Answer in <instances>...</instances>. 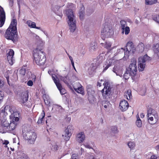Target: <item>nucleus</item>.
Masks as SVG:
<instances>
[{"label": "nucleus", "instance_id": "f257e3e1", "mask_svg": "<svg viewBox=\"0 0 159 159\" xmlns=\"http://www.w3.org/2000/svg\"><path fill=\"white\" fill-rule=\"evenodd\" d=\"M17 23L16 19H13L4 34L6 39L11 40L14 43L17 39Z\"/></svg>", "mask_w": 159, "mask_h": 159}, {"label": "nucleus", "instance_id": "f03ea898", "mask_svg": "<svg viewBox=\"0 0 159 159\" xmlns=\"http://www.w3.org/2000/svg\"><path fill=\"white\" fill-rule=\"evenodd\" d=\"M41 49L38 48L34 50V60L38 65H43L46 61V57L45 53L42 51Z\"/></svg>", "mask_w": 159, "mask_h": 159}, {"label": "nucleus", "instance_id": "7ed1b4c3", "mask_svg": "<svg viewBox=\"0 0 159 159\" xmlns=\"http://www.w3.org/2000/svg\"><path fill=\"white\" fill-rule=\"evenodd\" d=\"M66 14L69 19L68 24L69 25L70 29L71 32H73L76 29V26L75 20H74L75 16L72 10L71 9L68 10L66 11Z\"/></svg>", "mask_w": 159, "mask_h": 159}, {"label": "nucleus", "instance_id": "20e7f679", "mask_svg": "<svg viewBox=\"0 0 159 159\" xmlns=\"http://www.w3.org/2000/svg\"><path fill=\"white\" fill-rule=\"evenodd\" d=\"M104 88L101 90L102 95L104 98L108 99L110 98L111 93V87L109 82L105 81L103 83Z\"/></svg>", "mask_w": 159, "mask_h": 159}, {"label": "nucleus", "instance_id": "39448f33", "mask_svg": "<svg viewBox=\"0 0 159 159\" xmlns=\"http://www.w3.org/2000/svg\"><path fill=\"white\" fill-rule=\"evenodd\" d=\"M24 138L27 140L28 143L30 144L34 143L37 138V135L35 132L30 131L26 132L23 135Z\"/></svg>", "mask_w": 159, "mask_h": 159}, {"label": "nucleus", "instance_id": "423d86ee", "mask_svg": "<svg viewBox=\"0 0 159 159\" xmlns=\"http://www.w3.org/2000/svg\"><path fill=\"white\" fill-rule=\"evenodd\" d=\"M102 35L107 37H111L114 34L111 27L106 23L104 25V27L101 31Z\"/></svg>", "mask_w": 159, "mask_h": 159}, {"label": "nucleus", "instance_id": "0eeeda50", "mask_svg": "<svg viewBox=\"0 0 159 159\" xmlns=\"http://www.w3.org/2000/svg\"><path fill=\"white\" fill-rule=\"evenodd\" d=\"M150 60V57L147 54L143 57H140L138 59L139 68L140 70H143L145 68V62Z\"/></svg>", "mask_w": 159, "mask_h": 159}, {"label": "nucleus", "instance_id": "6e6552de", "mask_svg": "<svg viewBox=\"0 0 159 159\" xmlns=\"http://www.w3.org/2000/svg\"><path fill=\"white\" fill-rule=\"evenodd\" d=\"M87 91L88 93V98L90 102H92L95 99V91L92 86L90 85L87 86Z\"/></svg>", "mask_w": 159, "mask_h": 159}, {"label": "nucleus", "instance_id": "1a4fd4ad", "mask_svg": "<svg viewBox=\"0 0 159 159\" xmlns=\"http://www.w3.org/2000/svg\"><path fill=\"white\" fill-rule=\"evenodd\" d=\"M131 62V63L129 66L130 74L132 76H134L136 74L137 70L136 61L135 59H133Z\"/></svg>", "mask_w": 159, "mask_h": 159}, {"label": "nucleus", "instance_id": "9d476101", "mask_svg": "<svg viewBox=\"0 0 159 159\" xmlns=\"http://www.w3.org/2000/svg\"><path fill=\"white\" fill-rule=\"evenodd\" d=\"M29 93L28 92H25L23 94L21 99L22 101V105L27 107H30L32 106V103L30 101L28 102V100Z\"/></svg>", "mask_w": 159, "mask_h": 159}, {"label": "nucleus", "instance_id": "9b49d317", "mask_svg": "<svg viewBox=\"0 0 159 159\" xmlns=\"http://www.w3.org/2000/svg\"><path fill=\"white\" fill-rule=\"evenodd\" d=\"M72 127V126L71 125H68L65 131L64 134L62 135L63 138L66 141L69 140L70 137L71 135V129H70Z\"/></svg>", "mask_w": 159, "mask_h": 159}, {"label": "nucleus", "instance_id": "f8f14e48", "mask_svg": "<svg viewBox=\"0 0 159 159\" xmlns=\"http://www.w3.org/2000/svg\"><path fill=\"white\" fill-rule=\"evenodd\" d=\"M52 78L57 89L60 91L61 94L63 95L66 93V90L63 88L61 84L59 83V81L57 80L53 76L52 77Z\"/></svg>", "mask_w": 159, "mask_h": 159}, {"label": "nucleus", "instance_id": "ddd939ff", "mask_svg": "<svg viewBox=\"0 0 159 159\" xmlns=\"http://www.w3.org/2000/svg\"><path fill=\"white\" fill-rule=\"evenodd\" d=\"M14 54V52L13 49H10L9 52L7 53V59L9 64L12 65L14 61L13 59V56Z\"/></svg>", "mask_w": 159, "mask_h": 159}, {"label": "nucleus", "instance_id": "4468645a", "mask_svg": "<svg viewBox=\"0 0 159 159\" xmlns=\"http://www.w3.org/2000/svg\"><path fill=\"white\" fill-rule=\"evenodd\" d=\"M129 107V104L127 101L125 100H121L119 104L120 109L122 111H126Z\"/></svg>", "mask_w": 159, "mask_h": 159}, {"label": "nucleus", "instance_id": "2eb2a0df", "mask_svg": "<svg viewBox=\"0 0 159 159\" xmlns=\"http://www.w3.org/2000/svg\"><path fill=\"white\" fill-rule=\"evenodd\" d=\"M5 18V12L3 9L1 7L0 8V27H2L4 25ZM0 31H1L0 30Z\"/></svg>", "mask_w": 159, "mask_h": 159}, {"label": "nucleus", "instance_id": "dca6fc26", "mask_svg": "<svg viewBox=\"0 0 159 159\" xmlns=\"http://www.w3.org/2000/svg\"><path fill=\"white\" fill-rule=\"evenodd\" d=\"M126 49L128 51H131L134 53L136 51V49L132 42L129 41L126 45Z\"/></svg>", "mask_w": 159, "mask_h": 159}, {"label": "nucleus", "instance_id": "f3484780", "mask_svg": "<svg viewBox=\"0 0 159 159\" xmlns=\"http://www.w3.org/2000/svg\"><path fill=\"white\" fill-rule=\"evenodd\" d=\"M155 118V120L153 121V116L147 117L149 123L151 125H153L155 124L158 120V116L157 114H152Z\"/></svg>", "mask_w": 159, "mask_h": 159}, {"label": "nucleus", "instance_id": "a211bd4d", "mask_svg": "<svg viewBox=\"0 0 159 159\" xmlns=\"http://www.w3.org/2000/svg\"><path fill=\"white\" fill-rule=\"evenodd\" d=\"M101 44L107 50V53L109 52L112 49L111 47V43L108 41H106L105 43H101Z\"/></svg>", "mask_w": 159, "mask_h": 159}, {"label": "nucleus", "instance_id": "6ab92c4d", "mask_svg": "<svg viewBox=\"0 0 159 159\" xmlns=\"http://www.w3.org/2000/svg\"><path fill=\"white\" fill-rule=\"evenodd\" d=\"M85 139V135L84 132L79 133L77 135L76 139L79 143H82Z\"/></svg>", "mask_w": 159, "mask_h": 159}, {"label": "nucleus", "instance_id": "aec40b11", "mask_svg": "<svg viewBox=\"0 0 159 159\" xmlns=\"http://www.w3.org/2000/svg\"><path fill=\"white\" fill-rule=\"evenodd\" d=\"M17 124V123H16L14 122H11L8 128V132H11L12 131L14 130L16 127Z\"/></svg>", "mask_w": 159, "mask_h": 159}, {"label": "nucleus", "instance_id": "412c9836", "mask_svg": "<svg viewBox=\"0 0 159 159\" xmlns=\"http://www.w3.org/2000/svg\"><path fill=\"white\" fill-rule=\"evenodd\" d=\"M26 24L30 28H35L37 29H40V27L36 26L35 23L31 20H27L26 22Z\"/></svg>", "mask_w": 159, "mask_h": 159}, {"label": "nucleus", "instance_id": "4be33fe9", "mask_svg": "<svg viewBox=\"0 0 159 159\" xmlns=\"http://www.w3.org/2000/svg\"><path fill=\"white\" fill-rule=\"evenodd\" d=\"M152 48L155 53L157 54L159 58V44H154Z\"/></svg>", "mask_w": 159, "mask_h": 159}, {"label": "nucleus", "instance_id": "5701e85b", "mask_svg": "<svg viewBox=\"0 0 159 159\" xmlns=\"http://www.w3.org/2000/svg\"><path fill=\"white\" fill-rule=\"evenodd\" d=\"M43 97L45 104L47 106H49L50 103V98L48 96L44 94L43 95Z\"/></svg>", "mask_w": 159, "mask_h": 159}, {"label": "nucleus", "instance_id": "b1692460", "mask_svg": "<svg viewBox=\"0 0 159 159\" xmlns=\"http://www.w3.org/2000/svg\"><path fill=\"white\" fill-rule=\"evenodd\" d=\"M137 49L139 52H143L144 50V44L142 43H139L137 47Z\"/></svg>", "mask_w": 159, "mask_h": 159}, {"label": "nucleus", "instance_id": "393cba45", "mask_svg": "<svg viewBox=\"0 0 159 159\" xmlns=\"http://www.w3.org/2000/svg\"><path fill=\"white\" fill-rule=\"evenodd\" d=\"M45 116V113L44 111V110H43L37 121V123L38 124H41L42 123L43 119L44 118Z\"/></svg>", "mask_w": 159, "mask_h": 159}, {"label": "nucleus", "instance_id": "a878e982", "mask_svg": "<svg viewBox=\"0 0 159 159\" xmlns=\"http://www.w3.org/2000/svg\"><path fill=\"white\" fill-rule=\"evenodd\" d=\"M156 111H155L153 109L149 107L148 108L147 111V117H149L151 115L152 116V114H157L156 113Z\"/></svg>", "mask_w": 159, "mask_h": 159}, {"label": "nucleus", "instance_id": "bb28decb", "mask_svg": "<svg viewBox=\"0 0 159 159\" xmlns=\"http://www.w3.org/2000/svg\"><path fill=\"white\" fill-rule=\"evenodd\" d=\"M121 71V70L119 66H115L113 68V71L117 75H119V73Z\"/></svg>", "mask_w": 159, "mask_h": 159}, {"label": "nucleus", "instance_id": "cd10ccee", "mask_svg": "<svg viewBox=\"0 0 159 159\" xmlns=\"http://www.w3.org/2000/svg\"><path fill=\"white\" fill-rule=\"evenodd\" d=\"M137 120L136 122V125L139 127H141L142 126V123L138 114L136 116Z\"/></svg>", "mask_w": 159, "mask_h": 159}, {"label": "nucleus", "instance_id": "c85d7f7f", "mask_svg": "<svg viewBox=\"0 0 159 159\" xmlns=\"http://www.w3.org/2000/svg\"><path fill=\"white\" fill-rule=\"evenodd\" d=\"M124 96H125L128 100L130 99L132 97L131 90H128L125 93Z\"/></svg>", "mask_w": 159, "mask_h": 159}, {"label": "nucleus", "instance_id": "c756f323", "mask_svg": "<svg viewBox=\"0 0 159 159\" xmlns=\"http://www.w3.org/2000/svg\"><path fill=\"white\" fill-rule=\"evenodd\" d=\"M146 5H152L156 4L157 2V0H145Z\"/></svg>", "mask_w": 159, "mask_h": 159}, {"label": "nucleus", "instance_id": "7c9ffc66", "mask_svg": "<svg viewBox=\"0 0 159 159\" xmlns=\"http://www.w3.org/2000/svg\"><path fill=\"white\" fill-rule=\"evenodd\" d=\"M6 128V126L5 127L1 124L0 125V132L2 133L8 132V129Z\"/></svg>", "mask_w": 159, "mask_h": 159}, {"label": "nucleus", "instance_id": "2f4dec72", "mask_svg": "<svg viewBox=\"0 0 159 159\" xmlns=\"http://www.w3.org/2000/svg\"><path fill=\"white\" fill-rule=\"evenodd\" d=\"M81 85L79 82H76L74 83L73 84V87L75 91H76L77 89L80 87H81Z\"/></svg>", "mask_w": 159, "mask_h": 159}, {"label": "nucleus", "instance_id": "473e14b6", "mask_svg": "<svg viewBox=\"0 0 159 159\" xmlns=\"http://www.w3.org/2000/svg\"><path fill=\"white\" fill-rule=\"evenodd\" d=\"M83 7H82L81 9V10L82 9ZM84 8L83 7V10H82V11H80L79 12V17L80 19L81 20H82L84 19Z\"/></svg>", "mask_w": 159, "mask_h": 159}, {"label": "nucleus", "instance_id": "72a5a7b5", "mask_svg": "<svg viewBox=\"0 0 159 159\" xmlns=\"http://www.w3.org/2000/svg\"><path fill=\"white\" fill-rule=\"evenodd\" d=\"M120 23L122 28V33L123 34L124 32L125 28V27L126 24V22L124 20H121L120 21Z\"/></svg>", "mask_w": 159, "mask_h": 159}, {"label": "nucleus", "instance_id": "f704fd0d", "mask_svg": "<svg viewBox=\"0 0 159 159\" xmlns=\"http://www.w3.org/2000/svg\"><path fill=\"white\" fill-rule=\"evenodd\" d=\"M76 91H75L77 93L81 94L82 95H84V89L83 87L81 86V87H80Z\"/></svg>", "mask_w": 159, "mask_h": 159}, {"label": "nucleus", "instance_id": "c9c22d12", "mask_svg": "<svg viewBox=\"0 0 159 159\" xmlns=\"http://www.w3.org/2000/svg\"><path fill=\"white\" fill-rule=\"evenodd\" d=\"M111 132L114 134L117 133L118 132L117 128L116 126H112L111 128Z\"/></svg>", "mask_w": 159, "mask_h": 159}, {"label": "nucleus", "instance_id": "e433bc0d", "mask_svg": "<svg viewBox=\"0 0 159 159\" xmlns=\"http://www.w3.org/2000/svg\"><path fill=\"white\" fill-rule=\"evenodd\" d=\"M128 144L129 147L131 149H133L135 146V144L134 142H129Z\"/></svg>", "mask_w": 159, "mask_h": 159}, {"label": "nucleus", "instance_id": "4c0bfd02", "mask_svg": "<svg viewBox=\"0 0 159 159\" xmlns=\"http://www.w3.org/2000/svg\"><path fill=\"white\" fill-rule=\"evenodd\" d=\"M26 70L25 68H22L19 70L20 74L22 76H24L25 74Z\"/></svg>", "mask_w": 159, "mask_h": 159}, {"label": "nucleus", "instance_id": "58836bf2", "mask_svg": "<svg viewBox=\"0 0 159 159\" xmlns=\"http://www.w3.org/2000/svg\"><path fill=\"white\" fill-rule=\"evenodd\" d=\"M153 18L154 20L159 23V15H154L153 16Z\"/></svg>", "mask_w": 159, "mask_h": 159}, {"label": "nucleus", "instance_id": "ea45409f", "mask_svg": "<svg viewBox=\"0 0 159 159\" xmlns=\"http://www.w3.org/2000/svg\"><path fill=\"white\" fill-rule=\"evenodd\" d=\"M59 146L57 144H55L54 146H52L51 148V149L52 151H57L59 148Z\"/></svg>", "mask_w": 159, "mask_h": 159}, {"label": "nucleus", "instance_id": "a19ab883", "mask_svg": "<svg viewBox=\"0 0 159 159\" xmlns=\"http://www.w3.org/2000/svg\"><path fill=\"white\" fill-rule=\"evenodd\" d=\"M124 31L125 34H128L130 32L129 28L128 26L125 27V28Z\"/></svg>", "mask_w": 159, "mask_h": 159}, {"label": "nucleus", "instance_id": "79ce46f5", "mask_svg": "<svg viewBox=\"0 0 159 159\" xmlns=\"http://www.w3.org/2000/svg\"><path fill=\"white\" fill-rule=\"evenodd\" d=\"M130 75H131L130 73H128L126 72L124 74L123 77L125 80H127L129 78Z\"/></svg>", "mask_w": 159, "mask_h": 159}, {"label": "nucleus", "instance_id": "37998d69", "mask_svg": "<svg viewBox=\"0 0 159 159\" xmlns=\"http://www.w3.org/2000/svg\"><path fill=\"white\" fill-rule=\"evenodd\" d=\"M113 61L111 59L109 60H107L106 63L107 65L109 67H110L112 66V64Z\"/></svg>", "mask_w": 159, "mask_h": 159}, {"label": "nucleus", "instance_id": "c03bdc74", "mask_svg": "<svg viewBox=\"0 0 159 159\" xmlns=\"http://www.w3.org/2000/svg\"><path fill=\"white\" fill-rule=\"evenodd\" d=\"M105 104H106V105H104V107L105 108H107L108 107H110L111 105L109 101H106L105 102Z\"/></svg>", "mask_w": 159, "mask_h": 159}, {"label": "nucleus", "instance_id": "a18cd8bd", "mask_svg": "<svg viewBox=\"0 0 159 159\" xmlns=\"http://www.w3.org/2000/svg\"><path fill=\"white\" fill-rule=\"evenodd\" d=\"M61 79L66 84L68 83L67 77V76L61 77Z\"/></svg>", "mask_w": 159, "mask_h": 159}, {"label": "nucleus", "instance_id": "49530a36", "mask_svg": "<svg viewBox=\"0 0 159 159\" xmlns=\"http://www.w3.org/2000/svg\"><path fill=\"white\" fill-rule=\"evenodd\" d=\"M103 81V80H99L97 83V86L99 87H100L102 85V84Z\"/></svg>", "mask_w": 159, "mask_h": 159}, {"label": "nucleus", "instance_id": "de8ad7c7", "mask_svg": "<svg viewBox=\"0 0 159 159\" xmlns=\"http://www.w3.org/2000/svg\"><path fill=\"white\" fill-rule=\"evenodd\" d=\"M36 78V75L33 74H32L31 75L30 79H32L33 81H34L35 80Z\"/></svg>", "mask_w": 159, "mask_h": 159}, {"label": "nucleus", "instance_id": "09e8293b", "mask_svg": "<svg viewBox=\"0 0 159 159\" xmlns=\"http://www.w3.org/2000/svg\"><path fill=\"white\" fill-rule=\"evenodd\" d=\"M5 77L6 78L8 84V85L9 86H10V82H9V76L8 75H5Z\"/></svg>", "mask_w": 159, "mask_h": 159}, {"label": "nucleus", "instance_id": "8fccbe9b", "mask_svg": "<svg viewBox=\"0 0 159 159\" xmlns=\"http://www.w3.org/2000/svg\"><path fill=\"white\" fill-rule=\"evenodd\" d=\"M27 85L30 86H31L33 85V83L32 80H30L27 82Z\"/></svg>", "mask_w": 159, "mask_h": 159}, {"label": "nucleus", "instance_id": "3c124183", "mask_svg": "<svg viewBox=\"0 0 159 159\" xmlns=\"http://www.w3.org/2000/svg\"><path fill=\"white\" fill-rule=\"evenodd\" d=\"M19 120V118L17 117H14V118L13 120V121L12 122H14L16 123H17V122Z\"/></svg>", "mask_w": 159, "mask_h": 159}, {"label": "nucleus", "instance_id": "603ef678", "mask_svg": "<svg viewBox=\"0 0 159 159\" xmlns=\"http://www.w3.org/2000/svg\"><path fill=\"white\" fill-rule=\"evenodd\" d=\"M4 97V94L2 91L0 90V99H2L3 100V97Z\"/></svg>", "mask_w": 159, "mask_h": 159}, {"label": "nucleus", "instance_id": "864d4df0", "mask_svg": "<svg viewBox=\"0 0 159 159\" xmlns=\"http://www.w3.org/2000/svg\"><path fill=\"white\" fill-rule=\"evenodd\" d=\"M131 51H128L126 50L125 52V55L126 57L129 56V52H131Z\"/></svg>", "mask_w": 159, "mask_h": 159}, {"label": "nucleus", "instance_id": "5fc2aeb1", "mask_svg": "<svg viewBox=\"0 0 159 159\" xmlns=\"http://www.w3.org/2000/svg\"><path fill=\"white\" fill-rule=\"evenodd\" d=\"M157 157L155 155H153L150 157L151 159H157Z\"/></svg>", "mask_w": 159, "mask_h": 159}, {"label": "nucleus", "instance_id": "6e6d98bb", "mask_svg": "<svg viewBox=\"0 0 159 159\" xmlns=\"http://www.w3.org/2000/svg\"><path fill=\"white\" fill-rule=\"evenodd\" d=\"M55 108L56 109H58L59 110L62 109V107L61 106L58 105H56L55 106Z\"/></svg>", "mask_w": 159, "mask_h": 159}, {"label": "nucleus", "instance_id": "4d7b16f0", "mask_svg": "<svg viewBox=\"0 0 159 159\" xmlns=\"http://www.w3.org/2000/svg\"><path fill=\"white\" fill-rule=\"evenodd\" d=\"M106 65V66L104 68L103 70V72H105V71L109 67L107 65V64H105Z\"/></svg>", "mask_w": 159, "mask_h": 159}, {"label": "nucleus", "instance_id": "13d9d810", "mask_svg": "<svg viewBox=\"0 0 159 159\" xmlns=\"http://www.w3.org/2000/svg\"><path fill=\"white\" fill-rule=\"evenodd\" d=\"M10 5L12 6L13 5V0H8Z\"/></svg>", "mask_w": 159, "mask_h": 159}, {"label": "nucleus", "instance_id": "bf43d9fd", "mask_svg": "<svg viewBox=\"0 0 159 159\" xmlns=\"http://www.w3.org/2000/svg\"><path fill=\"white\" fill-rule=\"evenodd\" d=\"M67 55L68 56V57H69V58L71 61V63L73 62L74 61H73V60L72 57L71 56H70L69 54H67Z\"/></svg>", "mask_w": 159, "mask_h": 159}, {"label": "nucleus", "instance_id": "052dcab7", "mask_svg": "<svg viewBox=\"0 0 159 159\" xmlns=\"http://www.w3.org/2000/svg\"><path fill=\"white\" fill-rule=\"evenodd\" d=\"M155 149L157 151H159V145H158L155 147Z\"/></svg>", "mask_w": 159, "mask_h": 159}, {"label": "nucleus", "instance_id": "680f3d73", "mask_svg": "<svg viewBox=\"0 0 159 159\" xmlns=\"http://www.w3.org/2000/svg\"><path fill=\"white\" fill-rule=\"evenodd\" d=\"M71 64H72V66L73 67V68H74V69L76 71V69L75 67V66H74V62H71Z\"/></svg>", "mask_w": 159, "mask_h": 159}, {"label": "nucleus", "instance_id": "e2e57ef3", "mask_svg": "<svg viewBox=\"0 0 159 159\" xmlns=\"http://www.w3.org/2000/svg\"><path fill=\"white\" fill-rule=\"evenodd\" d=\"M13 76H15L16 77V79L15 80H16V78H17V75L16 74H14L13 75Z\"/></svg>", "mask_w": 159, "mask_h": 159}, {"label": "nucleus", "instance_id": "0e129e2a", "mask_svg": "<svg viewBox=\"0 0 159 159\" xmlns=\"http://www.w3.org/2000/svg\"><path fill=\"white\" fill-rule=\"evenodd\" d=\"M9 143V142L7 141H5L4 143H3V144H5V145H7Z\"/></svg>", "mask_w": 159, "mask_h": 159}, {"label": "nucleus", "instance_id": "69168bd1", "mask_svg": "<svg viewBox=\"0 0 159 159\" xmlns=\"http://www.w3.org/2000/svg\"><path fill=\"white\" fill-rule=\"evenodd\" d=\"M37 150V149L36 148H34L33 149H32V152H35Z\"/></svg>", "mask_w": 159, "mask_h": 159}, {"label": "nucleus", "instance_id": "338daca9", "mask_svg": "<svg viewBox=\"0 0 159 159\" xmlns=\"http://www.w3.org/2000/svg\"><path fill=\"white\" fill-rule=\"evenodd\" d=\"M140 116H141V118H143L144 117V115L142 113L141 114Z\"/></svg>", "mask_w": 159, "mask_h": 159}, {"label": "nucleus", "instance_id": "774afa93", "mask_svg": "<svg viewBox=\"0 0 159 159\" xmlns=\"http://www.w3.org/2000/svg\"><path fill=\"white\" fill-rule=\"evenodd\" d=\"M86 147L88 148H91V147H90V146L89 145H87L86 146Z\"/></svg>", "mask_w": 159, "mask_h": 159}]
</instances>
